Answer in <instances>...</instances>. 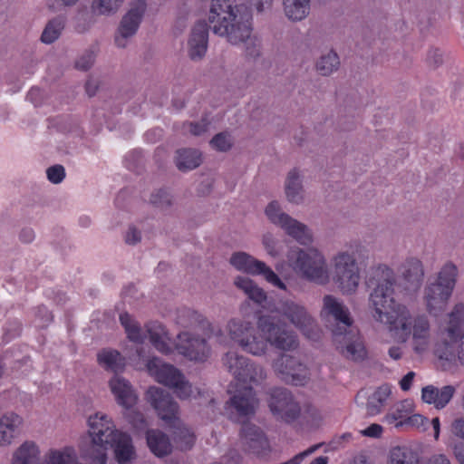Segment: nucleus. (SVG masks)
Returning <instances> with one entry per match:
<instances>
[{"mask_svg":"<svg viewBox=\"0 0 464 464\" xmlns=\"http://www.w3.org/2000/svg\"><path fill=\"white\" fill-rule=\"evenodd\" d=\"M225 330L234 343L253 356L266 355L269 345L285 352L295 350L299 345L295 333L276 323L271 315L258 317L257 331L252 321L240 317L229 319Z\"/></svg>","mask_w":464,"mask_h":464,"instance_id":"f03ea898","label":"nucleus"},{"mask_svg":"<svg viewBox=\"0 0 464 464\" xmlns=\"http://www.w3.org/2000/svg\"><path fill=\"white\" fill-rule=\"evenodd\" d=\"M414 411V403L411 400L406 399L393 404L383 420L388 424H394L395 427L402 426L405 420Z\"/></svg>","mask_w":464,"mask_h":464,"instance_id":"f704fd0d","label":"nucleus"},{"mask_svg":"<svg viewBox=\"0 0 464 464\" xmlns=\"http://www.w3.org/2000/svg\"><path fill=\"white\" fill-rule=\"evenodd\" d=\"M177 323L191 332H210L217 337L222 336L220 329H214L203 315L190 309L180 311L177 317Z\"/></svg>","mask_w":464,"mask_h":464,"instance_id":"bb28decb","label":"nucleus"},{"mask_svg":"<svg viewBox=\"0 0 464 464\" xmlns=\"http://www.w3.org/2000/svg\"><path fill=\"white\" fill-rule=\"evenodd\" d=\"M34 237V231L31 227H24L19 233V239L24 243H31Z\"/></svg>","mask_w":464,"mask_h":464,"instance_id":"338daca9","label":"nucleus"},{"mask_svg":"<svg viewBox=\"0 0 464 464\" xmlns=\"http://www.w3.org/2000/svg\"><path fill=\"white\" fill-rule=\"evenodd\" d=\"M339 56L333 50H328L318 58L315 68L319 74L329 76L339 69Z\"/></svg>","mask_w":464,"mask_h":464,"instance_id":"a19ab883","label":"nucleus"},{"mask_svg":"<svg viewBox=\"0 0 464 464\" xmlns=\"http://www.w3.org/2000/svg\"><path fill=\"white\" fill-rule=\"evenodd\" d=\"M233 285L237 289L244 293L248 299L258 305H263L266 301V292L251 278L246 276H237L233 279Z\"/></svg>","mask_w":464,"mask_h":464,"instance_id":"2f4dec72","label":"nucleus"},{"mask_svg":"<svg viewBox=\"0 0 464 464\" xmlns=\"http://www.w3.org/2000/svg\"><path fill=\"white\" fill-rule=\"evenodd\" d=\"M123 414L135 430H143L146 429V420L140 411L134 409V407H132L130 410H125Z\"/></svg>","mask_w":464,"mask_h":464,"instance_id":"3c124183","label":"nucleus"},{"mask_svg":"<svg viewBox=\"0 0 464 464\" xmlns=\"http://www.w3.org/2000/svg\"><path fill=\"white\" fill-rule=\"evenodd\" d=\"M311 0H283L285 17L292 22H300L310 14Z\"/></svg>","mask_w":464,"mask_h":464,"instance_id":"c9c22d12","label":"nucleus"},{"mask_svg":"<svg viewBox=\"0 0 464 464\" xmlns=\"http://www.w3.org/2000/svg\"><path fill=\"white\" fill-rule=\"evenodd\" d=\"M96 15L92 10L78 9L73 17V26L77 33L84 34L91 30L96 23Z\"/></svg>","mask_w":464,"mask_h":464,"instance_id":"a18cd8bd","label":"nucleus"},{"mask_svg":"<svg viewBox=\"0 0 464 464\" xmlns=\"http://www.w3.org/2000/svg\"><path fill=\"white\" fill-rule=\"evenodd\" d=\"M147 444L151 452L158 457L166 456L169 454L172 450L168 436L158 430L147 431Z\"/></svg>","mask_w":464,"mask_h":464,"instance_id":"e433bc0d","label":"nucleus"},{"mask_svg":"<svg viewBox=\"0 0 464 464\" xmlns=\"http://www.w3.org/2000/svg\"><path fill=\"white\" fill-rule=\"evenodd\" d=\"M87 422L88 435L91 442L82 450V454L95 464H106L108 449L117 436V433H120L121 430L116 429L113 420L102 412L90 415Z\"/></svg>","mask_w":464,"mask_h":464,"instance_id":"0eeeda50","label":"nucleus"},{"mask_svg":"<svg viewBox=\"0 0 464 464\" xmlns=\"http://www.w3.org/2000/svg\"><path fill=\"white\" fill-rule=\"evenodd\" d=\"M240 443L245 450L260 454L268 447L267 440L263 431L256 426L246 423L240 433Z\"/></svg>","mask_w":464,"mask_h":464,"instance_id":"a878e982","label":"nucleus"},{"mask_svg":"<svg viewBox=\"0 0 464 464\" xmlns=\"http://www.w3.org/2000/svg\"><path fill=\"white\" fill-rule=\"evenodd\" d=\"M285 258L289 267L300 278L318 285H326L330 283L331 274L327 258L321 249L315 246L303 248L292 246L288 248Z\"/></svg>","mask_w":464,"mask_h":464,"instance_id":"20e7f679","label":"nucleus"},{"mask_svg":"<svg viewBox=\"0 0 464 464\" xmlns=\"http://www.w3.org/2000/svg\"><path fill=\"white\" fill-rule=\"evenodd\" d=\"M322 314L326 316L329 321H333L331 325L333 335L335 334V330L343 332L353 327V319L349 308L343 301L332 295L324 296Z\"/></svg>","mask_w":464,"mask_h":464,"instance_id":"a211bd4d","label":"nucleus"},{"mask_svg":"<svg viewBox=\"0 0 464 464\" xmlns=\"http://www.w3.org/2000/svg\"><path fill=\"white\" fill-rule=\"evenodd\" d=\"M146 369L156 382L172 389L180 400H190L199 393L179 369L159 357L154 356L149 359Z\"/></svg>","mask_w":464,"mask_h":464,"instance_id":"9d476101","label":"nucleus"},{"mask_svg":"<svg viewBox=\"0 0 464 464\" xmlns=\"http://www.w3.org/2000/svg\"><path fill=\"white\" fill-rule=\"evenodd\" d=\"M272 414L285 421H293L301 414V408L290 392L276 388L272 390L268 401Z\"/></svg>","mask_w":464,"mask_h":464,"instance_id":"6ab92c4d","label":"nucleus"},{"mask_svg":"<svg viewBox=\"0 0 464 464\" xmlns=\"http://www.w3.org/2000/svg\"><path fill=\"white\" fill-rule=\"evenodd\" d=\"M457 276L456 266L446 264L439 272L437 278L425 286L423 301L431 315L438 316L446 308L455 287Z\"/></svg>","mask_w":464,"mask_h":464,"instance_id":"6e6552de","label":"nucleus"},{"mask_svg":"<svg viewBox=\"0 0 464 464\" xmlns=\"http://www.w3.org/2000/svg\"><path fill=\"white\" fill-rule=\"evenodd\" d=\"M120 322L130 341L143 343L149 338L150 343L160 353L163 354L172 353L169 334L161 324L152 322L141 327L132 316L126 313L120 315Z\"/></svg>","mask_w":464,"mask_h":464,"instance_id":"1a4fd4ad","label":"nucleus"},{"mask_svg":"<svg viewBox=\"0 0 464 464\" xmlns=\"http://www.w3.org/2000/svg\"><path fill=\"white\" fill-rule=\"evenodd\" d=\"M208 21L215 34L233 45L244 44L246 57L251 60L260 57L261 42L252 34L251 14L246 7L234 5V0H212Z\"/></svg>","mask_w":464,"mask_h":464,"instance_id":"7ed1b4c3","label":"nucleus"},{"mask_svg":"<svg viewBox=\"0 0 464 464\" xmlns=\"http://www.w3.org/2000/svg\"><path fill=\"white\" fill-rule=\"evenodd\" d=\"M141 231L134 225L128 227L124 233V241L127 245L134 246L141 241Z\"/></svg>","mask_w":464,"mask_h":464,"instance_id":"6e6d98bb","label":"nucleus"},{"mask_svg":"<svg viewBox=\"0 0 464 464\" xmlns=\"http://www.w3.org/2000/svg\"><path fill=\"white\" fill-rule=\"evenodd\" d=\"M176 166L181 171L198 168L202 162L201 152L196 149H181L177 151Z\"/></svg>","mask_w":464,"mask_h":464,"instance_id":"58836bf2","label":"nucleus"},{"mask_svg":"<svg viewBox=\"0 0 464 464\" xmlns=\"http://www.w3.org/2000/svg\"><path fill=\"white\" fill-rule=\"evenodd\" d=\"M109 387L116 402L124 410H130L136 405L138 401L137 392L127 379L115 374L109 381Z\"/></svg>","mask_w":464,"mask_h":464,"instance_id":"b1692460","label":"nucleus"},{"mask_svg":"<svg viewBox=\"0 0 464 464\" xmlns=\"http://www.w3.org/2000/svg\"><path fill=\"white\" fill-rule=\"evenodd\" d=\"M110 447L112 448L114 459L119 464H130L137 459L132 439L126 432L117 433Z\"/></svg>","mask_w":464,"mask_h":464,"instance_id":"c85d7f7f","label":"nucleus"},{"mask_svg":"<svg viewBox=\"0 0 464 464\" xmlns=\"http://www.w3.org/2000/svg\"><path fill=\"white\" fill-rule=\"evenodd\" d=\"M147 11L146 0H130L128 10L121 18L114 34L116 47L126 48L136 35Z\"/></svg>","mask_w":464,"mask_h":464,"instance_id":"f8f14e48","label":"nucleus"},{"mask_svg":"<svg viewBox=\"0 0 464 464\" xmlns=\"http://www.w3.org/2000/svg\"><path fill=\"white\" fill-rule=\"evenodd\" d=\"M457 387L451 384L437 387L430 384L421 389V401L436 410L444 409L453 399Z\"/></svg>","mask_w":464,"mask_h":464,"instance_id":"393cba45","label":"nucleus"},{"mask_svg":"<svg viewBox=\"0 0 464 464\" xmlns=\"http://www.w3.org/2000/svg\"><path fill=\"white\" fill-rule=\"evenodd\" d=\"M95 61V54L93 52H85L75 62V67L81 71L89 70Z\"/></svg>","mask_w":464,"mask_h":464,"instance_id":"bf43d9fd","label":"nucleus"},{"mask_svg":"<svg viewBox=\"0 0 464 464\" xmlns=\"http://www.w3.org/2000/svg\"><path fill=\"white\" fill-rule=\"evenodd\" d=\"M208 44V30L206 23L198 22L191 29L187 52L192 61H200L206 55Z\"/></svg>","mask_w":464,"mask_h":464,"instance_id":"5701e85b","label":"nucleus"},{"mask_svg":"<svg viewBox=\"0 0 464 464\" xmlns=\"http://www.w3.org/2000/svg\"><path fill=\"white\" fill-rule=\"evenodd\" d=\"M394 271L385 264L372 266L366 279L371 289L369 305L372 318L388 326L389 331L400 342L388 349V355L394 361L401 360L405 353V343L417 355L427 353L433 343L431 324L425 314H415L403 304H395Z\"/></svg>","mask_w":464,"mask_h":464,"instance_id":"f257e3e1","label":"nucleus"},{"mask_svg":"<svg viewBox=\"0 0 464 464\" xmlns=\"http://www.w3.org/2000/svg\"><path fill=\"white\" fill-rule=\"evenodd\" d=\"M452 454L459 464H464V444L456 442L450 447Z\"/></svg>","mask_w":464,"mask_h":464,"instance_id":"e2e57ef3","label":"nucleus"},{"mask_svg":"<svg viewBox=\"0 0 464 464\" xmlns=\"http://www.w3.org/2000/svg\"><path fill=\"white\" fill-rule=\"evenodd\" d=\"M272 369L280 380L290 384L302 385L309 378L306 365L299 358L285 353L273 361Z\"/></svg>","mask_w":464,"mask_h":464,"instance_id":"dca6fc26","label":"nucleus"},{"mask_svg":"<svg viewBox=\"0 0 464 464\" xmlns=\"http://www.w3.org/2000/svg\"><path fill=\"white\" fill-rule=\"evenodd\" d=\"M391 394L392 387L388 384H383L372 393H368L364 390L360 391L355 397V401L358 406L365 407L366 413L369 416H375L382 412Z\"/></svg>","mask_w":464,"mask_h":464,"instance_id":"4be33fe9","label":"nucleus"},{"mask_svg":"<svg viewBox=\"0 0 464 464\" xmlns=\"http://www.w3.org/2000/svg\"><path fill=\"white\" fill-rule=\"evenodd\" d=\"M426 464H452L450 458L443 453H437L430 456Z\"/></svg>","mask_w":464,"mask_h":464,"instance_id":"0e129e2a","label":"nucleus"},{"mask_svg":"<svg viewBox=\"0 0 464 464\" xmlns=\"http://www.w3.org/2000/svg\"><path fill=\"white\" fill-rule=\"evenodd\" d=\"M65 20L58 16L51 20L45 26L41 39L44 44H52L56 41L64 29Z\"/></svg>","mask_w":464,"mask_h":464,"instance_id":"49530a36","label":"nucleus"},{"mask_svg":"<svg viewBox=\"0 0 464 464\" xmlns=\"http://www.w3.org/2000/svg\"><path fill=\"white\" fill-rule=\"evenodd\" d=\"M80 0H46V7L52 12H59L63 8H70L76 5Z\"/></svg>","mask_w":464,"mask_h":464,"instance_id":"13d9d810","label":"nucleus"},{"mask_svg":"<svg viewBox=\"0 0 464 464\" xmlns=\"http://www.w3.org/2000/svg\"><path fill=\"white\" fill-rule=\"evenodd\" d=\"M211 148L220 152L228 151L233 144L234 139L228 132H220L216 134L209 141Z\"/></svg>","mask_w":464,"mask_h":464,"instance_id":"de8ad7c7","label":"nucleus"},{"mask_svg":"<svg viewBox=\"0 0 464 464\" xmlns=\"http://www.w3.org/2000/svg\"><path fill=\"white\" fill-rule=\"evenodd\" d=\"M440 342L457 343L464 337V303H457L447 314L444 324L440 325Z\"/></svg>","mask_w":464,"mask_h":464,"instance_id":"aec40b11","label":"nucleus"},{"mask_svg":"<svg viewBox=\"0 0 464 464\" xmlns=\"http://www.w3.org/2000/svg\"><path fill=\"white\" fill-rule=\"evenodd\" d=\"M450 434L464 441V416H459L452 420L449 427Z\"/></svg>","mask_w":464,"mask_h":464,"instance_id":"5fc2aeb1","label":"nucleus"},{"mask_svg":"<svg viewBox=\"0 0 464 464\" xmlns=\"http://www.w3.org/2000/svg\"><path fill=\"white\" fill-rule=\"evenodd\" d=\"M387 464H419V459L411 448L397 446L390 450Z\"/></svg>","mask_w":464,"mask_h":464,"instance_id":"79ce46f5","label":"nucleus"},{"mask_svg":"<svg viewBox=\"0 0 464 464\" xmlns=\"http://www.w3.org/2000/svg\"><path fill=\"white\" fill-rule=\"evenodd\" d=\"M46 175L51 183L59 184L65 178V169L62 165H54L46 169Z\"/></svg>","mask_w":464,"mask_h":464,"instance_id":"864d4df0","label":"nucleus"},{"mask_svg":"<svg viewBox=\"0 0 464 464\" xmlns=\"http://www.w3.org/2000/svg\"><path fill=\"white\" fill-rule=\"evenodd\" d=\"M172 196L164 189H159L151 194L150 202L156 208L167 209L172 205Z\"/></svg>","mask_w":464,"mask_h":464,"instance_id":"8fccbe9b","label":"nucleus"},{"mask_svg":"<svg viewBox=\"0 0 464 464\" xmlns=\"http://www.w3.org/2000/svg\"><path fill=\"white\" fill-rule=\"evenodd\" d=\"M264 213L271 224L281 228L300 245L308 246L314 242V235L308 226L285 212L279 201H270L265 207Z\"/></svg>","mask_w":464,"mask_h":464,"instance_id":"9b49d317","label":"nucleus"},{"mask_svg":"<svg viewBox=\"0 0 464 464\" xmlns=\"http://www.w3.org/2000/svg\"><path fill=\"white\" fill-rule=\"evenodd\" d=\"M304 418H305L307 420L316 421L321 420V414L319 411L312 406V405H306L303 411Z\"/></svg>","mask_w":464,"mask_h":464,"instance_id":"680f3d73","label":"nucleus"},{"mask_svg":"<svg viewBox=\"0 0 464 464\" xmlns=\"http://www.w3.org/2000/svg\"><path fill=\"white\" fill-rule=\"evenodd\" d=\"M209 337L210 332L184 330L177 335L174 346L171 345L172 352L176 350L190 361L204 362L210 354V347L207 341Z\"/></svg>","mask_w":464,"mask_h":464,"instance_id":"ddd939ff","label":"nucleus"},{"mask_svg":"<svg viewBox=\"0 0 464 464\" xmlns=\"http://www.w3.org/2000/svg\"><path fill=\"white\" fill-rule=\"evenodd\" d=\"M126 0H92L91 8L99 16L115 15Z\"/></svg>","mask_w":464,"mask_h":464,"instance_id":"c03bdc74","label":"nucleus"},{"mask_svg":"<svg viewBox=\"0 0 464 464\" xmlns=\"http://www.w3.org/2000/svg\"><path fill=\"white\" fill-rule=\"evenodd\" d=\"M231 403L241 415H249L255 412L258 400L251 387H246L232 397Z\"/></svg>","mask_w":464,"mask_h":464,"instance_id":"72a5a7b5","label":"nucleus"},{"mask_svg":"<svg viewBox=\"0 0 464 464\" xmlns=\"http://www.w3.org/2000/svg\"><path fill=\"white\" fill-rule=\"evenodd\" d=\"M248 358L236 351H229L222 357L223 367L237 381L244 367L247 366Z\"/></svg>","mask_w":464,"mask_h":464,"instance_id":"ea45409f","label":"nucleus"},{"mask_svg":"<svg viewBox=\"0 0 464 464\" xmlns=\"http://www.w3.org/2000/svg\"><path fill=\"white\" fill-rule=\"evenodd\" d=\"M361 245L350 244L335 252L331 259V279L343 295H354L361 283V268L356 258Z\"/></svg>","mask_w":464,"mask_h":464,"instance_id":"39448f33","label":"nucleus"},{"mask_svg":"<svg viewBox=\"0 0 464 464\" xmlns=\"http://www.w3.org/2000/svg\"><path fill=\"white\" fill-rule=\"evenodd\" d=\"M208 126L209 122L204 118L199 121L184 122L182 124V131L184 134L200 136L208 131Z\"/></svg>","mask_w":464,"mask_h":464,"instance_id":"09e8293b","label":"nucleus"},{"mask_svg":"<svg viewBox=\"0 0 464 464\" xmlns=\"http://www.w3.org/2000/svg\"><path fill=\"white\" fill-rule=\"evenodd\" d=\"M284 191L286 200L295 205H301L305 199V191L303 185V174L296 168L290 169L285 177Z\"/></svg>","mask_w":464,"mask_h":464,"instance_id":"cd10ccee","label":"nucleus"},{"mask_svg":"<svg viewBox=\"0 0 464 464\" xmlns=\"http://www.w3.org/2000/svg\"><path fill=\"white\" fill-rule=\"evenodd\" d=\"M146 397L158 415L174 428V440L181 450L190 449L195 442L194 433L179 420V405L169 392L159 387H150Z\"/></svg>","mask_w":464,"mask_h":464,"instance_id":"423d86ee","label":"nucleus"},{"mask_svg":"<svg viewBox=\"0 0 464 464\" xmlns=\"http://www.w3.org/2000/svg\"><path fill=\"white\" fill-rule=\"evenodd\" d=\"M434 353L441 360L448 362L458 361L464 366V337L459 338L457 343L449 342L437 343Z\"/></svg>","mask_w":464,"mask_h":464,"instance_id":"473e14b6","label":"nucleus"},{"mask_svg":"<svg viewBox=\"0 0 464 464\" xmlns=\"http://www.w3.org/2000/svg\"><path fill=\"white\" fill-rule=\"evenodd\" d=\"M22 425L23 418L16 413L8 412L0 417V448L12 445Z\"/></svg>","mask_w":464,"mask_h":464,"instance_id":"c756f323","label":"nucleus"},{"mask_svg":"<svg viewBox=\"0 0 464 464\" xmlns=\"http://www.w3.org/2000/svg\"><path fill=\"white\" fill-rule=\"evenodd\" d=\"M229 264L237 271L252 276H261L274 286L283 290L286 289L285 284L270 266L246 252L233 253L229 258Z\"/></svg>","mask_w":464,"mask_h":464,"instance_id":"2eb2a0df","label":"nucleus"},{"mask_svg":"<svg viewBox=\"0 0 464 464\" xmlns=\"http://www.w3.org/2000/svg\"><path fill=\"white\" fill-rule=\"evenodd\" d=\"M266 372L265 368L249 359L247 366L244 367V370L237 382L247 387L251 385H259L266 380Z\"/></svg>","mask_w":464,"mask_h":464,"instance_id":"4c0bfd02","label":"nucleus"},{"mask_svg":"<svg viewBox=\"0 0 464 464\" xmlns=\"http://www.w3.org/2000/svg\"><path fill=\"white\" fill-rule=\"evenodd\" d=\"M427 63L432 68L439 67L443 63V54L439 49H431L427 54Z\"/></svg>","mask_w":464,"mask_h":464,"instance_id":"052dcab7","label":"nucleus"},{"mask_svg":"<svg viewBox=\"0 0 464 464\" xmlns=\"http://www.w3.org/2000/svg\"><path fill=\"white\" fill-rule=\"evenodd\" d=\"M404 425L411 426L415 429H422L425 430L426 426L429 423V420L421 414H410L404 421H402Z\"/></svg>","mask_w":464,"mask_h":464,"instance_id":"4d7b16f0","label":"nucleus"},{"mask_svg":"<svg viewBox=\"0 0 464 464\" xmlns=\"http://www.w3.org/2000/svg\"><path fill=\"white\" fill-rule=\"evenodd\" d=\"M382 428L379 424H372L362 431V435L377 438L382 434Z\"/></svg>","mask_w":464,"mask_h":464,"instance_id":"774afa93","label":"nucleus"},{"mask_svg":"<svg viewBox=\"0 0 464 464\" xmlns=\"http://www.w3.org/2000/svg\"><path fill=\"white\" fill-rule=\"evenodd\" d=\"M401 284L405 291L416 293L421 286L424 271L421 262L415 257L404 260L398 268Z\"/></svg>","mask_w":464,"mask_h":464,"instance_id":"412c9836","label":"nucleus"},{"mask_svg":"<svg viewBox=\"0 0 464 464\" xmlns=\"http://www.w3.org/2000/svg\"><path fill=\"white\" fill-rule=\"evenodd\" d=\"M262 245L266 253L272 257H277L280 255L278 241L270 232L262 236Z\"/></svg>","mask_w":464,"mask_h":464,"instance_id":"603ef678","label":"nucleus"},{"mask_svg":"<svg viewBox=\"0 0 464 464\" xmlns=\"http://www.w3.org/2000/svg\"><path fill=\"white\" fill-rule=\"evenodd\" d=\"M97 360L103 368L117 372L124 367V360L119 352L104 349L97 354Z\"/></svg>","mask_w":464,"mask_h":464,"instance_id":"37998d69","label":"nucleus"},{"mask_svg":"<svg viewBox=\"0 0 464 464\" xmlns=\"http://www.w3.org/2000/svg\"><path fill=\"white\" fill-rule=\"evenodd\" d=\"M41 454L40 445L27 440L13 451L10 464H40Z\"/></svg>","mask_w":464,"mask_h":464,"instance_id":"7c9ffc66","label":"nucleus"},{"mask_svg":"<svg viewBox=\"0 0 464 464\" xmlns=\"http://www.w3.org/2000/svg\"><path fill=\"white\" fill-rule=\"evenodd\" d=\"M276 311L308 338H314L317 325L314 318L307 308L293 300H283L278 303Z\"/></svg>","mask_w":464,"mask_h":464,"instance_id":"4468645a","label":"nucleus"},{"mask_svg":"<svg viewBox=\"0 0 464 464\" xmlns=\"http://www.w3.org/2000/svg\"><path fill=\"white\" fill-rule=\"evenodd\" d=\"M415 378L414 372H409L400 381L401 389L404 392H407L411 389L413 380Z\"/></svg>","mask_w":464,"mask_h":464,"instance_id":"69168bd1","label":"nucleus"},{"mask_svg":"<svg viewBox=\"0 0 464 464\" xmlns=\"http://www.w3.org/2000/svg\"><path fill=\"white\" fill-rule=\"evenodd\" d=\"M333 335L336 350L346 359L352 361H362L367 354L362 337L356 327L346 331L338 332Z\"/></svg>","mask_w":464,"mask_h":464,"instance_id":"f3484780","label":"nucleus"}]
</instances>
